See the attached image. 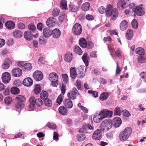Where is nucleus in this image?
Listing matches in <instances>:
<instances>
[{
	"label": "nucleus",
	"mask_w": 146,
	"mask_h": 146,
	"mask_svg": "<svg viewBox=\"0 0 146 146\" xmlns=\"http://www.w3.org/2000/svg\"><path fill=\"white\" fill-rule=\"evenodd\" d=\"M79 44L82 48H85L87 45V43L86 40L83 38H81L79 40Z\"/></svg>",
	"instance_id": "31"
},
{
	"label": "nucleus",
	"mask_w": 146,
	"mask_h": 146,
	"mask_svg": "<svg viewBox=\"0 0 146 146\" xmlns=\"http://www.w3.org/2000/svg\"><path fill=\"white\" fill-rule=\"evenodd\" d=\"M44 104L45 106H51L52 105L51 101L47 98L44 100Z\"/></svg>",
	"instance_id": "42"
},
{
	"label": "nucleus",
	"mask_w": 146,
	"mask_h": 146,
	"mask_svg": "<svg viewBox=\"0 0 146 146\" xmlns=\"http://www.w3.org/2000/svg\"><path fill=\"white\" fill-rule=\"evenodd\" d=\"M128 7H129V8L130 9V10H131L132 11L134 12V10L135 9V4L133 3H130L129 2V5Z\"/></svg>",
	"instance_id": "58"
},
{
	"label": "nucleus",
	"mask_w": 146,
	"mask_h": 146,
	"mask_svg": "<svg viewBox=\"0 0 146 146\" xmlns=\"http://www.w3.org/2000/svg\"><path fill=\"white\" fill-rule=\"evenodd\" d=\"M114 114L116 115H120L121 114V110L120 108H116L114 110Z\"/></svg>",
	"instance_id": "54"
},
{
	"label": "nucleus",
	"mask_w": 146,
	"mask_h": 146,
	"mask_svg": "<svg viewBox=\"0 0 146 146\" xmlns=\"http://www.w3.org/2000/svg\"><path fill=\"white\" fill-rule=\"evenodd\" d=\"M52 30L47 27L44 29L43 31V34L44 36L46 38H48L52 35Z\"/></svg>",
	"instance_id": "19"
},
{
	"label": "nucleus",
	"mask_w": 146,
	"mask_h": 146,
	"mask_svg": "<svg viewBox=\"0 0 146 146\" xmlns=\"http://www.w3.org/2000/svg\"><path fill=\"white\" fill-rule=\"evenodd\" d=\"M76 70L78 74V78H82L85 76L86 69L84 66H79L77 68Z\"/></svg>",
	"instance_id": "7"
},
{
	"label": "nucleus",
	"mask_w": 146,
	"mask_h": 146,
	"mask_svg": "<svg viewBox=\"0 0 146 146\" xmlns=\"http://www.w3.org/2000/svg\"><path fill=\"white\" fill-rule=\"evenodd\" d=\"M61 34L60 30L58 29H55L52 30V35L55 38H59Z\"/></svg>",
	"instance_id": "22"
},
{
	"label": "nucleus",
	"mask_w": 146,
	"mask_h": 146,
	"mask_svg": "<svg viewBox=\"0 0 146 146\" xmlns=\"http://www.w3.org/2000/svg\"><path fill=\"white\" fill-rule=\"evenodd\" d=\"M5 26L9 29H12L15 28V24L13 21H9L5 23Z\"/></svg>",
	"instance_id": "25"
},
{
	"label": "nucleus",
	"mask_w": 146,
	"mask_h": 146,
	"mask_svg": "<svg viewBox=\"0 0 146 146\" xmlns=\"http://www.w3.org/2000/svg\"><path fill=\"white\" fill-rule=\"evenodd\" d=\"M46 25L49 27L54 26L56 24V20L53 17H50L46 21Z\"/></svg>",
	"instance_id": "16"
},
{
	"label": "nucleus",
	"mask_w": 146,
	"mask_h": 146,
	"mask_svg": "<svg viewBox=\"0 0 146 146\" xmlns=\"http://www.w3.org/2000/svg\"><path fill=\"white\" fill-rule=\"evenodd\" d=\"M11 60L9 59H5L2 65V68L3 69H8L12 64Z\"/></svg>",
	"instance_id": "18"
},
{
	"label": "nucleus",
	"mask_w": 146,
	"mask_h": 146,
	"mask_svg": "<svg viewBox=\"0 0 146 146\" xmlns=\"http://www.w3.org/2000/svg\"><path fill=\"white\" fill-rule=\"evenodd\" d=\"M103 118L106 117H111L113 112L111 111L104 110L100 112Z\"/></svg>",
	"instance_id": "14"
},
{
	"label": "nucleus",
	"mask_w": 146,
	"mask_h": 146,
	"mask_svg": "<svg viewBox=\"0 0 146 146\" xmlns=\"http://www.w3.org/2000/svg\"><path fill=\"white\" fill-rule=\"evenodd\" d=\"M70 76L72 78L74 79L76 77H78V74L75 67H72L70 68Z\"/></svg>",
	"instance_id": "24"
},
{
	"label": "nucleus",
	"mask_w": 146,
	"mask_h": 146,
	"mask_svg": "<svg viewBox=\"0 0 146 146\" xmlns=\"http://www.w3.org/2000/svg\"><path fill=\"white\" fill-rule=\"evenodd\" d=\"M29 29L32 33H34L36 30V27L34 24L31 23L28 25Z\"/></svg>",
	"instance_id": "46"
},
{
	"label": "nucleus",
	"mask_w": 146,
	"mask_h": 146,
	"mask_svg": "<svg viewBox=\"0 0 146 146\" xmlns=\"http://www.w3.org/2000/svg\"><path fill=\"white\" fill-rule=\"evenodd\" d=\"M72 31L75 35H80L82 32V27L81 25L79 23H76L72 27Z\"/></svg>",
	"instance_id": "6"
},
{
	"label": "nucleus",
	"mask_w": 146,
	"mask_h": 146,
	"mask_svg": "<svg viewBox=\"0 0 146 146\" xmlns=\"http://www.w3.org/2000/svg\"><path fill=\"white\" fill-rule=\"evenodd\" d=\"M133 31L131 29H129L127 31L126 35V37L128 40H130L133 37Z\"/></svg>",
	"instance_id": "36"
},
{
	"label": "nucleus",
	"mask_w": 146,
	"mask_h": 146,
	"mask_svg": "<svg viewBox=\"0 0 146 146\" xmlns=\"http://www.w3.org/2000/svg\"><path fill=\"white\" fill-rule=\"evenodd\" d=\"M23 33L20 30H15L13 32V36L16 38H20L23 35Z\"/></svg>",
	"instance_id": "28"
},
{
	"label": "nucleus",
	"mask_w": 146,
	"mask_h": 146,
	"mask_svg": "<svg viewBox=\"0 0 146 146\" xmlns=\"http://www.w3.org/2000/svg\"><path fill=\"white\" fill-rule=\"evenodd\" d=\"M26 100L25 96L23 95H17L15 98V108L20 110L24 107V102Z\"/></svg>",
	"instance_id": "1"
},
{
	"label": "nucleus",
	"mask_w": 146,
	"mask_h": 146,
	"mask_svg": "<svg viewBox=\"0 0 146 146\" xmlns=\"http://www.w3.org/2000/svg\"><path fill=\"white\" fill-rule=\"evenodd\" d=\"M1 79L4 83L7 84L11 80V75L9 72H5L2 75Z\"/></svg>",
	"instance_id": "9"
},
{
	"label": "nucleus",
	"mask_w": 146,
	"mask_h": 146,
	"mask_svg": "<svg viewBox=\"0 0 146 146\" xmlns=\"http://www.w3.org/2000/svg\"><path fill=\"white\" fill-rule=\"evenodd\" d=\"M31 31H28V40H31L33 38V37L35 38L37 37L38 36V33H36L35 35H33Z\"/></svg>",
	"instance_id": "40"
},
{
	"label": "nucleus",
	"mask_w": 146,
	"mask_h": 146,
	"mask_svg": "<svg viewBox=\"0 0 146 146\" xmlns=\"http://www.w3.org/2000/svg\"><path fill=\"white\" fill-rule=\"evenodd\" d=\"M144 6L143 5H140L137 6L135 8L134 12L138 16H142L145 14V11L144 9Z\"/></svg>",
	"instance_id": "8"
},
{
	"label": "nucleus",
	"mask_w": 146,
	"mask_h": 146,
	"mask_svg": "<svg viewBox=\"0 0 146 146\" xmlns=\"http://www.w3.org/2000/svg\"><path fill=\"white\" fill-rule=\"evenodd\" d=\"M138 62L141 63H143L146 62V56L144 55L139 56L137 58Z\"/></svg>",
	"instance_id": "35"
},
{
	"label": "nucleus",
	"mask_w": 146,
	"mask_h": 146,
	"mask_svg": "<svg viewBox=\"0 0 146 146\" xmlns=\"http://www.w3.org/2000/svg\"><path fill=\"white\" fill-rule=\"evenodd\" d=\"M77 95H79L78 90L76 88H73L72 90L68 93L67 96L69 98L74 100L76 98Z\"/></svg>",
	"instance_id": "11"
},
{
	"label": "nucleus",
	"mask_w": 146,
	"mask_h": 146,
	"mask_svg": "<svg viewBox=\"0 0 146 146\" xmlns=\"http://www.w3.org/2000/svg\"><path fill=\"white\" fill-rule=\"evenodd\" d=\"M62 101V97L61 94H60L56 100V103L58 104L59 105L60 104L61 102Z\"/></svg>",
	"instance_id": "59"
},
{
	"label": "nucleus",
	"mask_w": 146,
	"mask_h": 146,
	"mask_svg": "<svg viewBox=\"0 0 146 146\" xmlns=\"http://www.w3.org/2000/svg\"><path fill=\"white\" fill-rule=\"evenodd\" d=\"M33 76L35 80L39 81L41 80L42 79L43 75L41 71L37 70L34 72Z\"/></svg>",
	"instance_id": "13"
},
{
	"label": "nucleus",
	"mask_w": 146,
	"mask_h": 146,
	"mask_svg": "<svg viewBox=\"0 0 146 146\" xmlns=\"http://www.w3.org/2000/svg\"><path fill=\"white\" fill-rule=\"evenodd\" d=\"M58 76L55 72H52L49 75V80L51 82L50 85L54 87H57L58 84Z\"/></svg>",
	"instance_id": "4"
},
{
	"label": "nucleus",
	"mask_w": 146,
	"mask_h": 146,
	"mask_svg": "<svg viewBox=\"0 0 146 146\" xmlns=\"http://www.w3.org/2000/svg\"><path fill=\"white\" fill-rule=\"evenodd\" d=\"M62 78L64 82L65 83H67L68 82V76L66 74H62Z\"/></svg>",
	"instance_id": "51"
},
{
	"label": "nucleus",
	"mask_w": 146,
	"mask_h": 146,
	"mask_svg": "<svg viewBox=\"0 0 146 146\" xmlns=\"http://www.w3.org/2000/svg\"><path fill=\"white\" fill-rule=\"evenodd\" d=\"M58 111L59 113L62 115H66L68 114V110L64 106H61L59 108Z\"/></svg>",
	"instance_id": "32"
},
{
	"label": "nucleus",
	"mask_w": 146,
	"mask_h": 146,
	"mask_svg": "<svg viewBox=\"0 0 146 146\" xmlns=\"http://www.w3.org/2000/svg\"><path fill=\"white\" fill-rule=\"evenodd\" d=\"M69 6V9L71 11L73 12H75L77 10V8L74 5L70 4Z\"/></svg>",
	"instance_id": "53"
},
{
	"label": "nucleus",
	"mask_w": 146,
	"mask_h": 146,
	"mask_svg": "<svg viewBox=\"0 0 146 146\" xmlns=\"http://www.w3.org/2000/svg\"><path fill=\"white\" fill-rule=\"evenodd\" d=\"M112 8H113L112 6L111 5L109 4L107 5L106 9L105 7L103 6H101L98 9V11L101 14L106 13V15L107 10V9H109Z\"/></svg>",
	"instance_id": "20"
},
{
	"label": "nucleus",
	"mask_w": 146,
	"mask_h": 146,
	"mask_svg": "<svg viewBox=\"0 0 146 146\" xmlns=\"http://www.w3.org/2000/svg\"><path fill=\"white\" fill-rule=\"evenodd\" d=\"M136 53L140 55H144V50L143 48L142 47H139L137 48L135 50Z\"/></svg>",
	"instance_id": "37"
},
{
	"label": "nucleus",
	"mask_w": 146,
	"mask_h": 146,
	"mask_svg": "<svg viewBox=\"0 0 146 146\" xmlns=\"http://www.w3.org/2000/svg\"><path fill=\"white\" fill-rule=\"evenodd\" d=\"M74 51L75 53L79 55H81L82 54V51L79 46H75Z\"/></svg>",
	"instance_id": "41"
},
{
	"label": "nucleus",
	"mask_w": 146,
	"mask_h": 146,
	"mask_svg": "<svg viewBox=\"0 0 146 146\" xmlns=\"http://www.w3.org/2000/svg\"><path fill=\"white\" fill-rule=\"evenodd\" d=\"M94 46V43L92 41H88L87 43V48L88 49H91Z\"/></svg>",
	"instance_id": "63"
},
{
	"label": "nucleus",
	"mask_w": 146,
	"mask_h": 146,
	"mask_svg": "<svg viewBox=\"0 0 146 146\" xmlns=\"http://www.w3.org/2000/svg\"><path fill=\"white\" fill-rule=\"evenodd\" d=\"M132 26L134 29H137L138 27V25L137 21L135 19H133L132 22Z\"/></svg>",
	"instance_id": "56"
},
{
	"label": "nucleus",
	"mask_w": 146,
	"mask_h": 146,
	"mask_svg": "<svg viewBox=\"0 0 146 146\" xmlns=\"http://www.w3.org/2000/svg\"><path fill=\"white\" fill-rule=\"evenodd\" d=\"M127 23L126 21L124 20L122 21L120 24V28L122 31L125 30L127 27Z\"/></svg>",
	"instance_id": "33"
},
{
	"label": "nucleus",
	"mask_w": 146,
	"mask_h": 146,
	"mask_svg": "<svg viewBox=\"0 0 146 146\" xmlns=\"http://www.w3.org/2000/svg\"><path fill=\"white\" fill-rule=\"evenodd\" d=\"M4 101L5 104L6 105H8L11 103L12 101V98L9 96L5 97L4 98Z\"/></svg>",
	"instance_id": "39"
},
{
	"label": "nucleus",
	"mask_w": 146,
	"mask_h": 146,
	"mask_svg": "<svg viewBox=\"0 0 146 146\" xmlns=\"http://www.w3.org/2000/svg\"><path fill=\"white\" fill-rule=\"evenodd\" d=\"M64 59L67 62H70L72 59V53L70 52L66 53L65 55Z\"/></svg>",
	"instance_id": "29"
},
{
	"label": "nucleus",
	"mask_w": 146,
	"mask_h": 146,
	"mask_svg": "<svg viewBox=\"0 0 146 146\" xmlns=\"http://www.w3.org/2000/svg\"><path fill=\"white\" fill-rule=\"evenodd\" d=\"M47 126L49 128L55 129L56 127V125L55 124L52 123H48L47 124Z\"/></svg>",
	"instance_id": "60"
},
{
	"label": "nucleus",
	"mask_w": 146,
	"mask_h": 146,
	"mask_svg": "<svg viewBox=\"0 0 146 146\" xmlns=\"http://www.w3.org/2000/svg\"><path fill=\"white\" fill-rule=\"evenodd\" d=\"M90 7L89 3L86 2L84 3L82 5L81 9L82 11H87L89 10Z\"/></svg>",
	"instance_id": "34"
},
{
	"label": "nucleus",
	"mask_w": 146,
	"mask_h": 146,
	"mask_svg": "<svg viewBox=\"0 0 146 146\" xmlns=\"http://www.w3.org/2000/svg\"><path fill=\"white\" fill-rule=\"evenodd\" d=\"M84 62L87 67L89 65V57L86 53H84L82 58Z\"/></svg>",
	"instance_id": "30"
},
{
	"label": "nucleus",
	"mask_w": 146,
	"mask_h": 146,
	"mask_svg": "<svg viewBox=\"0 0 146 146\" xmlns=\"http://www.w3.org/2000/svg\"><path fill=\"white\" fill-rule=\"evenodd\" d=\"M113 125L111 120L109 119H106L102 123L101 126L102 131H107L110 129Z\"/></svg>",
	"instance_id": "5"
},
{
	"label": "nucleus",
	"mask_w": 146,
	"mask_h": 146,
	"mask_svg": "<svg viewBox=\"0 0 146 146\" xmlns=\"http://www.w3.org/2000/svg\"><path fill=\"white\" fill-rule=\"evenodd\" d=\"M29 108L31 110H33L35 108V98L34 97H31L29 99Z\"/></svg>",
	"instance_id": "27"
},
{
	"label": "nucleus",
	"mask_w": 146,
	"mask_h": 146,
	"mask_svg": "<svg viewBox=\"0 0 146 146\" xmlns=\"http://www.w3.org/2000/svg\"><path fill=\"white\" fill-rule=\"evenodd\" d=\"M93 130L94 129V127L92 126L91 125L88 124L87 126L84 125L82 128L80 129L79 130V132L80 133H85L87 130V129Z\"/></svg>",
	"instance_id": "26"
},
{
	"label": "nucleus",
	"mask_w": 146,
	"mask_h": 146,
	"mask_svg": "<svg viewBox=\"0 0 146 146\" xmlns=\"http://www.w3.org/2000/svg\"><path fill=\"white\" fill-rule=\"evenodd\" d=\"M132 131L131 128L130 127H126L123 131L120 133L119 136V139L123 141L127 140L131 135Z\"/></svg>",
	"instance_id": "2"
},
{
	"label": "nucleus",
	"mask_w": 146,
	"mask_h": 146,
	"mask_svg": "<svg viewBox=\"0 0 146 146\" xmlns=\"http://www.w3.org/2000/svg\"><path fill=\"white\" fill-rule=\"evenodd\" d=\"M60 12L59 9L55 8H54L52 11V15L54 17H56L58 15Z\"/></svg>",
	"instance_id": "49"
},
{
	"label": "nucleus",
	"mask_w": 146,
	"mask_h": 146,
	"mask_svg": "<svg viewBox=\"0 0 146 146\" xmlns=\"http://www.w3.org/2000/svg\"><path fill=\"white\" fill-rule=\"evenodd\" d=\"M139 75L141 80L144 82H146V72H143L141 73Z\"/></svg>",
	"instance_id": "50"
},
{
	"label": "nucleus",
	"mask_w": 146,
	"mask_h": 146,
	"mask_svg": "<svg viewBox=\"0 0 146 146\" xmlns=\"http://www.w3.org/2000/svg\"><path fill=\"white\" fill-rule=\"evenodd\" d=\"M60 7L62 9H66L67 7V1L65 0H62L60 3Z\"/></svg>",
	"instance_id": "45"
},
{
	"label": "nucleus",
	"mask_w": 146,
	"mask_h": 146,
	"mask_svg": "<svg viewBox=\"0 0 146 146\" xmlns=\"http://www.w3.org/2000/svg\"><path fill=\"white\" fill-rule=\"evenodd\" d=\"M20 90L19 88L13 87L11 88V92L13 94H18Z\"/></svg>",
	"instance_id": "44"
},
{
	"label": "nucleus",
	"mask_w": 146,
	"mask_h": 146,
	"mask_svg": "<svg viewBox=\"0 0 146 146\" xmlns=\"http://www.w3.org/2000/svg\"><path fill=\"white\" fill-rule=\"evenodd\" d=\"M65 14H63L60 16L58 18V21L60 23H62L64 22L65 20Z\"/></svg>",
	"instance_id": "57"
},
{
	"label": "nucleus",
	"mask_w": 146,
	"mask_h": 146,
	"mask_svg": "<svg viewBox=\"0 0 146 146\" xmlns=\"http://www.w3.org/2000/svg\"><path fill=\"white\" fill-rule=\"evenodd\" d=\"M108 97V95L107 93L104 92L101 94L100 96V99L102 101L105 100L107 99Z\"/></svg>",
	"instance_id": "47"
},
{
	"label": "nucleus",
	"mask_w": 146,
	"mask_h": 146,
	"mask_svg": "<svg viewBox=\"0 0 146 146\" xmlns=\"http://www.w3.org/2000/svg\"><path fill=\"white\" fill-rule=\"evenodd\" d=\"M34 91L35 93L36 94L39 93L41 91V88L40 85L38 84L35 85L34 86Z\"/></svg>",
	"instance_id": "38"
},
{
	"label": "nucleus",
	"mask_w": 146,
	"mask_h": 146,
	"mask_svg": "<svg viewBox=\"0 0 146 146\" xmlns=\"http://www.w3.org/2000/svg\"><path fill=\"white\" fill-rule=\"evenodd\" d=\"M129 0H119L118 1L117 6L118 8H121L123 9H125L128 7L129 3Z\"/></svg>",
	"instance_id": "12"
},
{
	"label": "nucleus",
	"mask_w": 146,
	"mask_h": 146,
	"mask_svg": "<svg viewBox=\"0 0 146 146\" xmlns=\"http://www.w3.org/2000/svg\"><path fill=\"white\" fill-rule=\"evenodd\" d=\"M63 102L64 106L68 108H71L72 107V102L69 99H65Z\"/></svg>",
	"instance_id": "21"
},
{
	"label": "nucleus",
	"mask_w": 146,
	"mask_h": 146,
	"mask_svg": "<svg viewBox=\"0 0 146 146\" xmlns=\"http://www.w3.org/2000/svg\"><path fill=\"white\" fill-rule=\"evenodd\" d=\"M48 93L46 91H43L40 94V97L44 100L48 97Z\"/></svg>",
	"instance_id": "43"
},
{
	"label": "nucleus",
	"mask_w": 146,
	"mask_h": 146,
	"mask_svg": "<svg viewBox=\"0 0 146 146\" xmlns=\"http://www.w3.org/2000/svg\"><path fill=\"white\" fill-rule=\"evenodd\" d=\"M102 119L103 118L100 112L98 113H96L94 115L93 120L95 122L98 123L100 122Z\"/></svg>",
	"instance_id": "23"
},
{
	"label": "nucleus",
	"mask_w": 146,
	"mask_h": 146,
	"mask_svg": "<svg viewBox=\"0 0 146 146\" xmlns=\"http://www.w3.org/2000/svg\"><path fill=\"white\" fill-rule=\"evenodd\" d=\"M102 131L101 128L100 129H97L93 133L92 136L93 139L95 140H99L102 137Z\"/></svg>",
	"instance_id": "10"
},
{
	"label": "nucleus",
	"mask_w": 146,
	"mask_h": 146,
	"mask_svg": "<svg viewBox=\"0 0 146 146\" xmlns=\"http://www.w3.org/2000/svg\"><path fill=\"white\" fill-rule=\"evenodd\" d=\"M43 104V102L40 99L38 98L35 100V104L38 107L40 106Z\"/></svg>",
	"instance_id": "55"
},
{
	"label": "nucleus",
	"mask_w": 146,
	"mask_h": 146,
	"mask_svg": "<svg viewBox=\"0 0 146 146\" xmlns=\"http://www.w3.org/2000/svg\"><path fill=\"white\" fill-rule=\"evenodd\" d=\"M12 75L15 77H19L22 75V71L21 69L19 68L13 69L11 71Z\"/></svg>",
	"instance_id": "17"
},
{
	"label": "nucleus",
	"mask_w": 146,
	"mask_h": 146,
	"mask_svg": "<svg viewBox=\"0 0 146 146\" xmlns=\"http://www.w3.org/2000/svg\"><path fill=\"white\" fill-rule=\"evenodd\" d=\"M88 92L95 98H96L98 96V93L97 92L92 90H88Z\"/></svg>",
	"instance_id": "52"
},
{
	"label": "nucleus",
	"mask_w": 146,
	"mask_h": 146,
	"mask_svg": "<svg viewBox=\"0 0 146 146\" xmlns=\"http://www.w3.org/2000/svg\"><path fill=\"white\" fill-rule=\"evenodd\" d=\"M13 84L15 86H19L21 85V83L19 80H17L14 81Z\"/></svg>",
	"instance_id": "62"
},
{
	"label": "nucleus",
	"mask_w": 146,
	"mask_h": 146,
	"mask_svg": "<svg viewBox=\"0 0 146 146\" xmlns=\"http://www.w3.org/2000/svg\"><path fill=\"white\" fill-rule=\"evenodd\" d=\"M113 125L115 127H118L122 123L121 119L119 117H115L113 118L112 121Z\"/></svg>",
	"instance_id": "15"
},
{
	"label": "nucleus",
	"mask_w": 146,
	"mask_h": 146,
	"mask_svg": "<svg viewBox=\"0 0 146 146\" xmlns=\"http://www.w3.org/2000/svg\"><path fill=\"white\" fill-rule=\"evenodd\" d=\"M123 115L124 116L126 117H129L131 115L129 111L126 110H123Z\"/></svg>",
	"instance_id": "64"
},
{
	"label": "nucleus",
	"mask_w": 146,
	"mask_h": 146,
	"mask_svg": "<svg viewBox=\"0 0 146 146\" xmlns=\"http://www.w3.org/2000/svg\"><path fill=\"white\" fill-rule=\"evenodd\" d=\"M77 138L78 141H81L85 139L86 136L84 134L80 133L77 135Z\"/></svg>",
	"instance_id": "48"
},
{
	"label": "nucleus",
	"mask_w": 146,
	"mask_h": 146,
	"mask_svg": "<svg viewBox=\"0 0 146 146\" xmlns=\"http://www.w3.org/2000/svg\"><path fill=\"white\" fill-rule=\"evenodd\" d=\"M112 9V8L107 9L106 16L108 17H110L111 19L114 21L117 19L118 15V12L117 9Z\"/></svg>",
	"instance_id": "3"
},
{
	"label": "nucleus",
	"mask_w": 146,
	"mask_h": 146,
	"mask_svg": "<svg viewBox=\"0 0 146 146\" xmlns=\"http://www.w3.org/2000/svg\"><path fill=\"white\" fill-rule=\"evenodd\" d=\"M81 82L80 80H77L76 82V85L77 88L79 90H81L82 88L81 86Z\"/></svg>",
	"instance_id": "61"
}]
</instances>
